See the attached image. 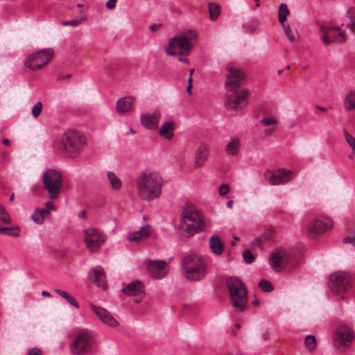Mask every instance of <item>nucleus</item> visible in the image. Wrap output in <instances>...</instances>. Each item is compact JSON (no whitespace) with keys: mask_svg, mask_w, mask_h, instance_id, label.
Masks as SVG:
<instances>
[{"mask_svg":"<svg viewBox=\"0 0 355 355\" xmlns=\"http://www.w3.org/2000/svg\"><path fill=\"white\" fill-rule=\"evenodd\" d=\"M228 71L225 84V106L229 110H243L248 104L249 92L241 88L245 81V74L240 69L227 66Z\"/></svg>","mask_w":355,"mask_h":355,"instance_id":"1","label":"nucleus"},{"mask_svg":"<svg viewBox=\"0 0 355 355\" xmlns=\"http://www.w3.org/2000/svg\"><path fill=\"white\" fill-rule=\"evenodd\" d=\"M160 178L155 173L145 171L137 180V189L139 196L147 201L158 198L162 192Z\"/></svg>","mask_w":355,"mask_h":355,"instance_id":"2","label":"nucleus"},{"mask_svg":"<svg viewBox=\"0 0 355 355\" xmlns=\"http://www.w3.org/2000/svg\"><path fill=\"white\" fill-rule=\"evenodd\" d=\"M86 143V138L78 132L69 130L65 132L60 139L53 144L55 150L68 156H76Z\"/></svg>","mask_w":355,"mask_h":355,"instance_id":"3","label":"nucleus"},{"mask_svg":"<svg viewBox=\"0 0 355 355\" xmlns=\"http://www.w3.org/2000/svg\"><path fill=\"white\" fill-rule=\"evenodd\" d=\"M226 284L231 304L237 312H243L248 303V290L245 285L241 279L234 277H228Z\"/></svg>","mask_w":355,"mask_h":355,"instance_id":"4","label":"nucleus"},{"mask_svg":"<svg viewBox=\"0 0 355 355\" xmlns=\"http://www.w3.org/2000/svg\"><path fill=\"white\" fill-rule=\"evenodd\" d=\"M196 37V33L193 31L178 35L169 40L168 46L166 49V53L170 55H188L193 48L192 41Z\"/></svg>","mask_w":355,"mask_h":355,"instance_id":"5","label":"nucleus"},{"mask_svg":"<svg viewBox=\"0 0 355 355\" xmlns=\"http://www.w3.org/2000/svg\"><path fill=\"white\" fill-rule=\"evenodd\" d=\"M186 225V232L190 235L201 231L204 223L196 209L191 204H187L181 214V225Z\"/></svg>","mask_w":355,"mask_h":355,"instance_id":"6","label":"nucleus"},{"mask_svg":"<svg viewBox=\"0 0 355 355\" xmlns=\"http://www.w3.org/2000/svg\"><path fill=\"white\" fill-rule=\"evenodd\" d=\"M94 339L91 333L83 331L78 333L70 345V352L73 355L92 354Z\"/></svg>","mask_w":355,"mask_h":355,"instance_id":"7","label":"nucleus"},{"mask_svg":"<svg viewBox=\"0 0 355 355\" xmlns=\"http://www.w3.org/2000/svg\"><path fill=\"white\" fill-rule=\"evenodd\" d=\"M44 189L47 191L49 197L55 199L58 197L62 187V176L54 169H49L42 177Z\"/></svg>","mask_w":355,"mask_h":355,"instance_id":"8","label":"nucleus"},{"mask_svg":"<svg viewBox=\"0 0 355 355\" xmlns=\"http://www.w3.org/2000/svg\"><path fill=\"white\" fill-rule=\"evenodd\" d=\"M54 54L52 49H43L28 56L24 62L25 67L32 71H37L46 65Z\"/></svg>","mask_w":355,"mask_h":355,"instance_id":"9","label":"nucleus"},{"mask_svg":"<svg viewBox=\"0 0 355 355\" xmlns=\"http://www.w3.org/2000/svg\"><path fill=\"white\" fill-rule=\"evenodd\" d=\"M85 242L89 250L95 252L104 244L106 235L99 229L89 227L85 231Z\"/></svg>","mask_w":355,"mask_h":355,"instance_id":"10","label":"nucleus"},{"mask_svg":"<svg viewBox=\"0 0 355 355\" xmlns=\"http://www.w3.org/2000/svg\"><path fill=\"white\" fill-rule=\"evenodd\" d=\"M292 254L283 248L275 249L270 254L269 262L276 272H281L291 265Z\"/></svg>","mask_w":355,"mask_h":355,"instance_id":"11","label":"nucleus"},{"mask_svg":"<svg viewBox=\"0 0 355 355\" xmlns=\"http://www.w3.org/2000/svg\"><path fill=\"white\" fill-rule=\"evenodd\" d=\"M329 286L336 293L347 292L352 287L350 275L345 272H337L330 277Z\"/></svg>","mask_w":355,"mask_h":355,"instance_id":"12","label":"nucleus"},{"mask_svg":"<svg viewBox=\"0 0 355 355\" xmlns=\"http://www.w3.org/2000/svg\"><path fill=\"white\" fill-rule=\"evenodd\" d=\"M320 31L322 33L321 40L325 45H329L333 42L343 43L346 41L347 35L340 31V26L321 25Z\"/></svg>","mask_w":355,"mask_h":355,"instance_id":"13","label":"nucleus"},{"mask_svg":"<svg viewBox=\"0 0 355 355\" xmlns=\"http://www.w3.org/2000/svg\"><path fill=\"white\" fill-rule=\"evenodd\" d=\"M293 175V172L285 168L278 170H266L263 176L270 185L284 184L288 182Z\"/></svg>","mask_w":355,"mask_h":355,"instance_id":"14","label":"nucleus"},{"mask_svg":"<svg viewBox=\"0 0 355 355\" xmlns=\"http://www.w3.org/2000/svg\"><path fill=\"white\" fill-rule=\"evenodd\" d=\"M332 227L333 221L329 218L315 219L308 226L309 235L311 237L317 236L331 229Z\"/></svg>","mask_w":355,"mask_h":355,"instance_id":"15","label":"nucleus"},{"mask_svg":"<svg viewBox=\"0 0 355 355\" xmlns=\"http://www.w3.org/2000/svg\"><path fill=\"white\" fill-rule=\"evenodd\" d=\"M354 332L346 324L340 325L335 332V342L340 346L347 347L354 338Z\"/></svg>","mask_w":355,"mask_h":355,"instance_id":"16","label":"nucleus"},{"mask_svg":"<svg viewBox=\"0 0 355 355\" xmlns=\"http://www.w3.org/2000/svg\"><path fill=\"white\" fill-rule=\"evenodd\" d=\"M124 294L128 296H137L139 300H135L136 303L140 302L141 299L145 296L144 286L141 282L138 280L127 284L121 291Z\"/></svg>","mask_w":355,"mask_h":355,"instance_id":"17","label":"nucleus"},{"mask_svg":"<svg viewBox=\"0 0 355 355\" xmlns=\"http://www.w3.org/2000/svg\"><path fill=\"white\" fill-rule=\"evenodd\" d=\"M207 272V263H203L199 265L189 266L184 274L189 281H199L205 277Z\"/></svg>","mask_w":355,"mask_h":355,"instance_id":"18","label":"nucleus"},{"mask_svg":"<svg viewBox=\"0 0 355 355\" xmlns=\"http://www.w3.org/2000/svg\"><path fill=\"white\" fill-rule=\"evenodd\" d=\"M166 263L164 261L147 260V267L150 275L155 279H160L165 276L164 268Z\"/></svg>","mask_w":355,"mask_h":355,"instance_id":"19","label":"nucleus"},{"mask_svg":"<svg viewBox=\"0 0 355 355\" xmlns=\"http://www.w3.org/2000/svg\"><path fill=\"white\" fill-rule=\"evenodd\" d=\"M91 309L98 318L105 324L112 327H116L119 324L115 318L105 309L93 304L91 305Z\"/></svg>","mask_w":355,"mask_h":355,"instance_id":"20","label":"nucleus"},{"mask_svg":"<svg viewBox=\"0 0 355 355\" xmlns=\"http://www.w3.org/2000/svg\"><path fill=\"white\" fill-rule=\"evenodd\" d=\"M160 118V112L154 111L153 114H144L141 116V124L148 129H156Z\"/></svg>","mask_w":355,"mask_h":355,"instance_id":"21","label":"nucleus"},{"mask_svg":"<svg viewBox=\"0 0 355 355\" xmlns=\"http://www.w3.org/2000/svg\"><path fill=\"white\" fill-rule=\"evenodd\" d=\"M89 276L98 287L103 290L107 288L106 276L102 267L96 266L92 268L89 272Z\"/></svg>","mask_w":355,"mask_h":355,"instance_id":"22","label":"nucleus"},{"mask_svg":"<svg viewBox=\"0 0 355 355\" xmlns=\"http://www.w3.org/2000/svg\"><path fill=\"white\" fill-rule=\"evenodd\" d=\"M135 98L133 96H125L119 98L116 102V111L119 114H125L133 109Z\"/></svg>","mask_w":355,"mask_h":355,"instance_id":"23","label":"nucleus"},{"mask_svg":"<svg viewBox=\"0 0 355 355\" xmlns=\"http://www.w3.org/2000/svg\"><path fill=\"white\" fill-rule=\"evenodd\" d=\"M150 234V227L148 225L141 227L139 230L130 233L128 235L130 241L139 242L149 237Z\"/></svg>","mask_w":355,"mask_h":355,"instance_id":"24","label":"nucleus"},{"mask_svg":"<svg viewBox=\"0 0 355 355\" xmlns=\"http://www.w3.org/2000/svg\"><path fill=\"white\" fill-rule=\"evenodd\" d=\"M205 263L204 259L195 254H191L184 257L182 260V270H186L189 266H193Z\"/></svg>","mask_w":355,"mask_h":355,"instance_id":"25","label":"nucleus"},{"mask_svg":"<svg viewBox=\"0 0 355 355\" xmlns=\"http://www.w3.org/2000/svg\"><path fill=\"white\" fill-rule=\"evenodd\" d=\"M207 157V146L205 145H200L196 152L194 168H198L201 166L206 161Z\"/></svg>","mask_w":355,"mask_h":355,"instance_id":"26","label":"nucleus"},{"mask_svg":"<svg viewBox=\"0 0 355 355\" xmlns=\"http://www.w3.org/2000/svg\"><path fill=\"white\" fill-rule=\"evenodd\" d=\"M175 130V124L172 121L164 123L159 130V134L167 140H171L174 136L173 131Z\"/></svg>","mask_w":355,"mask_h":355,"instance_id":"27","label":"nucleus"},{"mask_svg":"<svg viewBox=\"0 0 355 355\" xmlns=\"http://www.w3.org/2000/svg\"><path fill=\"white\" fill-rule=\"evenodd\" d=\"M209 247L214 254L220 255L223 252L224 244L218 235H213L209 239Z\"/></svg>","mask_w":355,"mask_h":355,"instance_id":"28","label":"nucleus"},{"mask_svg":"<svg viewBox=\"0 0 355 355\" xmlns=\"http://www.w3.org/2000/svg\"><path fill=\"white\" fill-rule=\"evenodd\" d=\"M344 107L347 111L355 110V90L348 92L344 99Z\"/></svg>","mask_w":355,"mask_h":355,"instance_id":"29","label":"nucleus"},{"mask_svg":"<svg viewBox=\"0 0 355 355\" xmlns=\"http://www.w3.org/2000/svg\"><path fill=\"white\" fill-rule=\"evenodd\" d=\"M240 147V141L238 139H234L229 142L225 146V152L227 154L235 155L238 153Z\"/></svg>","mask_w":355,"mask_h":355,"instance_id":"30","label":"nucleus"},{"mask_svg":"<svg viewBox=\"0 0 355 355\" xmlns=\"http://www.w3.org/2000/svg\"><path fill=\"white\" fill-rule=\"evenodd\" d=\"M304 347L309 352H313L317 348V340L314 336L308 335L304 339Z\"/></svg>","mask_w":355,"mask_h":355,"instance_id":"31","label":"nucleus"},{"mask_svg":"<svg viewBox=\"0 0 355 355\" xmlns=\"http://www.w3.org/2000/svg\"><path fill=\"white\" fill-rule=\"evenodd\" d=\"M289 15V10L286 3H281L278 10V20L282 25L286 20L287 16Z\"/></svg>","mask_w":355,"mask_h":355,"instance_id":"32","label":"nucleus"},{"mask_svg":"<svg viewBox=\"0 0 355 355\" xmlns=\"http://www.w3.org/2000/svg\"><path fill=\"white\" fill-rule=\"evenodd\" d=\"M209 17L211 21H215L220 13V8L218 4L209 3L208 5Z\"/></svg>","mask_w":355,"mask_h":355,"instance_id":"33","label":"nucleus"},{"mask_svg":"<svg viewBox=\"0 0 355 355\" xmlns=\"http://www.w3.org/2000/svg\"><path fill=\"white\" fill-rule=\"evenodd\" d=\"M107 178L110 180L112 189L117 190L121 188V181L113 172L109 171L107 173Z\"/></svg>","mask_w":355,"mask_h":355,"instance_id":"34","label":"nucleus"},{"mask_svg":"<svg viewBox=\"0 0 355 355\" xmlns=\"http://www.w3.org/2000/svg\"><path fill=\"white\" fill-rule=\"evenodd\" d=\"M0 220L6 224H10L11 223L8 212L2 205H0Z\"/></svg>","mask_w":355,"mask_h":355,"instance_id":"35","label":"nucleus"},{"mask_svg":"<svg viewBox=\"0 0 355 355\" xmlns=\"http://www.w3.org/2000/svg\"><path fill=\"white\" fill-rule=\"evenodd\" d=\"M259 287L263 292H270L273 290L271 282L266 279H262L259 283Z\"/></svg>","mask_w":355,"mask_h":355,"instance_id":"36","label":"nucleus"},{"mask_svg":"<svg viewBox=\"0 0 355 355\" xmlns=\"http://www.w3.org/2000/svg\"><path fill=\"white\" fill-rule=\"evenodd\" d=\"M282 26H283L284 32L286 37L288 38V40L291 42H295L296 41V37L295 36V35L292 32V30H291L290 26L289 25H286V24H282Z\"/></svg>","mask_w":355,"mask_h":355,"instance_id":"37","label":"nucleus"},{"mask_svg":"<svg viewBox=\"0 0 355 355\" xmlns=\"http://www.w3.org/2000/svg\"><path fill=\"white\" fill-rule=\"evenodd\" d=\"M45 205L46 208L38 209V211L42 214V216H43L44 218L50 214L51 210H54L55 209L53 203L51 201H48Z\"/></svg>","mask_w":355,"mask_h":355,"instance_id":"38","label":"nucleus"},{"mask_svg":"<svg viewBox=\"0 0 355 355\" xmlns=\"http://www.w3.org/2000/svg\"><path fill=\"white\" fill-rule=\"evenodd\" d=\"M344 135L346 142L350 148L355 151V137L350 135L345 129H344Z\"/></svg>","mask_w":355,"mask_h":355,"instance_id":"39","label":"nucleus"},{"mask_svg":"<svg viewBox=\"0 0 355 355\" xmlns=\"http://www.w3.org/2000/svg\"><path fill=\"white\" fill-rule=\"evenodd\" d=\"M259 25V20L254 19V20H252V21H249L248 23H247L245 25V28L248 32L252 33L258 28Z\"/></svg>","mask_w":355,"mask_h":355,"instance_id":"40","label":"nucleus"},{"mask_svg":"<svg viewBox=\"0 0 355 355\" xmlns=\"http://www.w3.org/2000/svg\"><path fill=\"white\" fill-rule=\"evenodd\" d=\"M243 257L245 263H251L254 260V257L251 251L248 249L245 250L243 252Z\"/></svg>","mask_w":355,"mask_h":355,"instance_id":"41","label":"nucleus"},{"mask_svg":"<svg viewBox=\"0 0 355 355\" xmlns=\"http://www.w3.org/2000/svg\"><path fill=\"white\" fill-rule=\"evenodd\" d=\"M0 234L9 235L12 236H19V233L12 227H0Z\"/></svg>","mask_w":355,"mask_h":355,"instance_id":"42","label":"nucleus"},{"mask_svg":"<svg viewBox=\"0 0 355 355\" xmlns=\"http://www.w3.org/2000/svg\"><path fill=\"white\" fill-rule=\"evenodd\" d=\"M42 110V104L41 102L35 103L32 109V114L35 118L38 117Z\"/></svg>","mask_w":355,"mask_h":355,"instance_id":"43","label":"nucleus"},{"mask_svg":"<svg viewBox=\"0 0 355 355\" xmlns=\"http://www.w3.org/2000/svg\"><path fill=\"white\" fill-rule=\"evenodd\" d=\"M32 219L34 222H35L37 224H41L44 222V218L43 216H42V214L38 211V209H36L34 213L32 214Z\"/></svg>","mask_w":355,"mask_h":355,"instance_id":"44","label":"nucleus"},{"mask_svg":"<svg viewBox=\"0 0 355 355\" xmlns=\"http://www.w3.org/2000/svg\"><path fill=\"white\" fill-rule=\"evenodd\" d=\"M277 123V119L272 116L265 117L260 121V123H261L264 125H274V124H276Z\"/></svg>","mask_w":355,"mask_h":355,"instance_id":"45","label":"nucleus"},{"mask_svg":"<svg viewBox=\"0 0 355 355\" xmlns=\"http://www.w3.org/2000/svg\"><path fill=\"white\" fill-rule=\"evenodd\" d=\"M81 19H74V20H70V21H63L62 22V24L64 26H77L80 24Z\"/></svg>","mask_w":355,"mask_h":355,"instance_id":"46","label":"nucleus"},{"mask_svg":"<svg viewBox=\"0 0 355 355\" xmlns=\"http://www.w3.org/2000/svg\"><path fill=\"white\" fill-rule=\"evenodd\" d=\"M230 191V187L226 184H222L218 188V192L221 196L227 194Z\"/></svg>","mask_w":355,"mask_h":355,"instance_id":"47","label":"nucleus"},{"mask_svg":"<svg viewBox=\"0 0 355 355\" xmlns=\"http://www.w3.org/2000/svg\"><path fill=\"white\" fill-rule=\"evenodd\" d=\"M344 243H351L355 246V234L352 236H348L343 239Z\"/></svg>","mask_w":355,"mask_h":355,"instance_id":"48","label":"nucleus"},{"mask_svg":"<svg viewBox=\"0 0 355 355\" xmlns=\"http://www.w3.org/2000/svg\"><path fill=\"white\" fill-rule=\"evenodd\" d=\"M55 293H58L59 295H60L61 297H62L63 298H64L67 301V300L70 298V297H71V296H70L67 293H66V292H64V291H62V290H60V289L55 288Z\"/></svg>","mask_w":355,"mask_h":355,"instance_id":"49","label":"nucleus"},{"mask_svg":"<svg viewBox=\"0 0 355 355\" xmlns=\"http://www.w3.org/2000/svg\"><path fill=\"white\" fill-rule=\"evenodd\" d=\"M27 355H42V352L40 349L35 347L31 349Z\"/></svg>","mask_w":355,"mask_h":355,"instance_id":"50","label":"nucleus"},{"mask_svg":"<svg viewBox=\"0 0 355 355\" xmlns=\"http://www.w3.org/2000/svg\"><path fill=\"white\" fill-rule=\"evenodd\" d=\"M117 0H108L105 6L107 9H113L116 6Z\"/></svg>","mask_w":355,"mask_h":355,"instance_id":"51","label":"nucleus"},{"mask_svg":"<svg viewBox=\"0 0 355 355\" xmlns=\"http://www.w3.org/2000/svg\"><path fill=\"white\" fill-rule=\"evenodd\" d=\"M67 302H68L70 304H71L72 306H73L74 307H76V308H79V305H78V302H76V300L74 298H73V297H70V298L67 300Z\"/></svg>","mask_w":355,"mask_h":355,"instance_id":"52","label":"nucleus"},{"mask_svg":"<svg viewBox=\"0 0 355 355\" xmlns=\"http://www.w3.org/2000/svg\"><path fill=\"white\" fill-rule=\"evenodd\" d=\"M179 61L180 62H184V63H187V64H189V61L187 58H184V57H179L178 58Z\"/></svg>","mask_w":355,"mask_h":355,"instance_id":"53","label":"nucleus"},{"mask_svg":"<svg viewBox=\"0 0 355 355\" xmlns=\"http://www.w3.org/2000/svg\"><path fill=\"white\" fill-rule=\"evenodd\" d=\"M159 26H160V25L157 26V25H156V24H153V25H151V26H150V30L151 31H156V30L158 28V27H159Z\"/></svg>","mask_w":355,"mask_h":355,"instance_id":"54","label":"nucleus"},{"mask_svg":"<svg viewBox=\"0 0 355 355\" xmlns=\"http://www.w3.org/2000/svg\"><path fill=\"white\" fill-rule=\"evenodd\" d=\"M192 89V84H188L187 85V92L191 95V90Z\"/></svg>","mask_w":355,"mask_h":355,"instance_id":"55","label":"nucleus"},{"mask_svg":"<svg viewBox=\"0 0 355 355\" xmlns=\"http://www.w3.org/2000/svg\"><path fill=\"white\" fill-rule=\"evenodd\" d=\"M42 295L44 297H50L51 294L48 291H44L42 292Z\"/></svg>","mask_w":355,"mask_h":355,"instance_id":"56","label":"nucleus"},{"mask_svg":"<svg viewBox=\"0 0 355 355\" xmlns=\"http://www.w3.org/2000/svg\"><path fill=\"white\" fill-rule=\"evenodd\" d=\"M3 144L4 145H6V146H8L10 144V141L9 139H3V141H2Z\"/></svg>","mask_w":355,"mask_h":355,"instance_id":"57","label":"nucleus"},{"mask_svg":"<svg viewBox=\"0 0 355 355\" xmlns=\"http://www.w3.org/2000/svg\"><path fill=\"white\" fill-rule=\"evenodd\" d=\"M316 108H317L318 110H319L322 111V112H325V111H327V110L326 107H321V106H319V105H317V106H316Z\"/></svg>","mask_w":355,"mask_h":355,"instance_id":"58","label":"nucleus"},{"mask_svg":"<svg viewBox=\"0 0 355 355\" xmlns=\"http://www.w3.org/2000/svg\"><path fill=\"white\" fill-rule=\"evenodd\" d=\"M239 239L238 237H236V236H234V241H232L231 245H232V246L235 245H236V241H239Z\"/></svg>","mask_w":355,"mask_h":355,"instance_id":"59","label":"nucleus"},{"mask_svg":"<svg viewBox=\"0 0 355 355\" xmlns=\"http://www.w3.org/2000/svg\"><path fill=\"white\" fill-rule=\"evenodd\" d=\"M232 205H233V200H228V201H227V206L229 208H232Z\"/></svg>","mask_w":355,"mask_h":355,"instance_id":"60","label":"nucleus"},{"mask_svg":"<svg viewBox=\"0 0 355 355\" xmlns=\"http://www.w3.org/2000/svg\"><path fill=\"white\" fill-rule=\"evenodd\" d=\"M71 74H67L66 76L59 77V79L70 78Z\"/></svg>","mask_w":355,"mask_h":355,"instance_id":"61","label":"nucleus"},{"mask_svg":"<svg viewBox=\"0 0 355 355\" xmlns=\"http://www.w3.org/2000/svg\"><path fill=\"white\" fill-rule=\"evenodd\" d=\"M255 1V8H258L260 6L259 0H254Z\"/></svg>","mask_w":355,"mask_h":355,"instance_id":"62","label":"nucleus"},{"mask_svg":"<svg viewBox=\"0 0 355 355\" xmlns=\"http://www.w3.org/2000/svg\"><path fill=\"white\" fill-rule=\"evenodd\" d=\"M252 304L254 305H257L259 304V300L258 299H255L253 302H252Z\"/></svg>","mask_w":355,"mask_h":355,"instance_id":"63","label":"nucleus"},{"mask_svg":"<svg viewBox=\"0 0 355 355\" xmlns=\"http://www.w3.org/2000/svg\"><path fill=\"white\" fill-rule=\"evenodd\" d=\"M14 193H12L9 198V200L10 201H13L14 200Z\"/></svg>","mask_w":355,"mask_h":355,"instance_id":"64","label":"nucleus"}]
</instances>
